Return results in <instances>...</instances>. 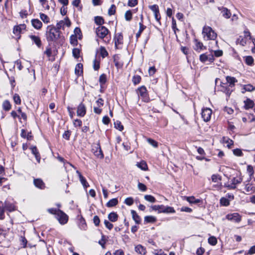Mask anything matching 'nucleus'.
<instances>
[{"label": "nucleus", "instance_id": "22", "mask_svg": "<svg viewBox=\"0 0 255 255\" xmlns=\"http://www.w3.org/2000/svg\"><path fill=\"white\" fill-rule=\"evenodd\" d=\"M34 185L40 189H44L45 186L43 181L40 179H35L34 180Z\"/></svg>", "mask_w": 255, "mask_h": 255}, {"label": "nucleus", "instance_id": "41", "mask_svg": "<svg viewBox=\"0 0 255 255\" xmlns=\"http://www.w3.org/2000/svg\"><path fill=\"white\" fill-rule=\"evenodd\" d=\"M144 199L151 203H155L156 202L155 198L152 195H145L144 197Z\"/></svg>", "mask_w": 255, "mask_h": 255}, {"label": "nucleus", "instance_id": "50", "mask_svg": "<svg viewBox=\"0 0 255 255\" xmlns=\"http://www.w3.org/2000/svg\"><path fill=\"white\" fill-rule=\"evenodd\" d=\"M246 63L248 65H252L254 62V59L251 56H248L245 58Z\"/></svg>", "mask_w": 255, "mask_h": 255}, {"label": "nucleus", "instance_id": "27", "mask_svg": "<svg viewBox=\"0 0 255 255\" xmlns=\"http://www.w3.org/2000/svg\"><path fill=\"white\" fill-rule=\"evenodd\" d=\"M245 190L247 192V194H250L254 193L255 191V187L253 186L252 184L248 183L245 186Z\"/></svg>", "mask_w": 255, "mask_h": 255}, {"label": "nucleus", "instance_id": "13", "mask_svg": "<svg viewBox=\"0 0 255 255\" xmlns=\"http://www.w3.org/2000/svg\"><path fill=\"white\" fill-rule=\"evenodd\" d=\"M221 91L225 93L227 96H230L233 90L230 88V87L227 83L221 82Z\"/></svg>", "mask_w": 255, "mask_h": 255}, {"label": "nucleus", "instance_id": "31", "mask_svg": "<svg viewBox=\"0 0 255 255\" xmlns=\"http://www.w3.org/2000/svg\"><path fill=\"white\" fill-rule=\"evenodd\" d=\"M118 203V199L117 198H113L111 199L108 203H107L106 206L108 207H112L116 206Z\"/></svg>", "mask_w": 255, "mask_h": 255}, {"label": "nucleus", "instance_id": "53", "mask_svg": "<svg viewBox=\"0 0 255 255\" xmlns=\"http://www.w3.org/2000/svg\"><path fill=\"white\" fill-rule=\"evenodd\" d=\"M245 91L251 92L255 90V87L250 84L246 85L244 87Z\"/></svg>", "mask_w": 255, "mask_h": 255}, {"label": "nucleus", "instance_id": "29", "mask_svg": "<svg viewBox=\"0 0 255 255\" xmlns=\"http://www.w3.org/2000/svg\"><path fill=\"white\" fill-rule=\"evenodd\" d=\"M186 200L190 204H198L201 202L200 199H196L194 196L187 197Z\"/></svg>", "mask_w": 255, "mask_h": 255}, {"label": "nucleus", "instance_id": "59", "mask_svg": "<svg viewBox=\"0 0 255 255\" xmlns=\"http://www.w3.org/2000/svg\"><path fill=\"white\" fill-rule=\"evenodd\" d=\"M74 33L75 34H73V35H76L77 36H79L78 38L79 39H80L81 38L82 35H81V30L80 28H79L78 27L75 28V29H74Z\"/></svg>", "mask_w": 255, "mask_h": 255}, {"label": "nucleus", "instance_id": "46", "mask_svg": "<svg viewBox=\"0 0 255 255\" xmlns=\"http://www.w3.org/2000/svg\"><path fill=\"white\" fill-rule=\"evenodd\" d=\"M80 50L78 48H74L72 51L73 56L76 59L80 57Z\"/></svg>", "mask_w": 255, "mask_h": 255}, {"label": "nucleus", "instance_id": "58", "mask_svg": "<svg viewBox=\"0 0 255 255\" xmlns=\"http://www.w3.org/2000/svg\"><path fill=\"white\" fill-rule=\"evenodd\" d=\"M116 12V6L114 4H112L110 8L108 10V14L110 15H113Z\"/></svg>", "mask_w": 255, "mask_h": 255}, {"label": "nucleus", "instance_id": "12", "mask_svg": "<svg viewBox=\"0 0 255 255\" xmlns=\"http://www.w3.org/2000/svg\"><path fill=\"white\" fill-rule=\"evenodd\" d=\"M86 113V109L85 106L81 103L77 108V114L78 116L83 117Z\"/></svg>", "mask_w": 255, "mask_h": 255}, {"label": "nucleus", "instance_id": "14", "mask_svg": "<svg viewBox=\"0 0 255 255\" xmlns=\"http://www.w3.org/2000/svg\"><path fill=\"white\" fill-rule=\"evenodd\" d=\"M29 149L31 150L32 153L35 156L37 161L40 163L41 157L37 147L35 146H31Z\"/></svg>", "mask_w": 255, "mask_h": 255}, {"label": "nucleus", "instance_id": "33", "mask_svg": "<svg viewBox=\"0 0 255 255\" xmlns=\"http://www.w3.org/2000/svg\"><path fill=\"white\" fill-rule=\"evenodd\" d=\"M136 165L138 168L144 171L146 170L148 168L146 163L144 161H142L140 162H137Z\"/></svg>", "mask_w": 255, "mask_h": 255}, {"label": "nucleus", "instance_id": "54", "mask_svg": "<svg viewBox=\"0 0 255 255\" xmlns=\"http://www.w3.org/2000/svg\"><path fill=\"white\" fill-rule=\"evenodd\" d=\"M17 112L19 114H20V118H19V119H22L24 120H26L27 116H26V114H25L24 113L22 112L21 108H20V107L18 108V109L17 110Z\"/></svg>", "mask_w": 255, "mask_h": 255}, {"label": "nucleus", "instance_id": "8", "mask_svg": "<svg viewBox=\"0 0 255 255\" xmlns=\"http://www.w3.org/2000/svg\"><path fill=\"white\" fill-rule=\"evenodd\" d=\"M115 45L117 49L121 48L123 43V36L121 33H117L115 36Z\"/></svg>", "mask_w": 255, "mask_h": 255}, {"label": "nucleus", "instance_id": "25", "mask_svg": "<svg viewBox=\"0 0 255 255\" xmlns=\"http://www.w3.org/2000/svg\"><path fill=\"white\" fill-rule=\"evenodd\" d=\"M118 215L117 213L113 212L108 215V219L112 222H116L118 219Z\"/></svg>", "mask_w": 255, "mask_h": 255}, {"label": "nucleus", "instance_id": "35", "mask_svg": "<svg viewBox=\"0 0 255 255\" xmlns=\"http://www.w3.org/2000/svg\"><path fill=\"white\" fill-rule=\"evenodd\" d=\"M223 142L225 143H227V146L229 148H231V146L234 143L232 139L227 137H223Z\"/></svg>", "mask_w": 255, "mask_h": 255}, {"label": "nucleus", "instance_id": "42", "mask_svg": "<svg viewBox=\"0 0 255 255\" xmlns=\"http://www.w3.org/2000/svg\"><path fill=\"white\" fill-rule=\"evenodd\" d=\"M70 43L73 46H76L78 44L77 37L76 35H72L70 36Z\"/></svg>", "mask_w": 255, "mask_h": 255}, {"label": "nucleus", "instance_id": "52", "mask_svg": "<svg viewBox=\"0 0 255 255\" xmlns=\"http://www.w3.org/2000/svg\"><path fill=\"white\" fill-rule=\"evenodd\" d=\"M119 57L117 56H115L114 57V62L115 63V66L118 68H121L123 66V64L120 63L118 61Z\"/></svg>", "mask_w": 255, "mask_h": 255}, {"label": "nucleus", "instance_id": "16", "mask_svg": "<svg viewBox=\"0 0 255 255\" xmlns=\"http://www.w3.org/2000/svg\"><path fill=\"white\" fill-rule=\"evenodd\" d=\"M76 173H77L79 178V180L81 184L83 185V187L85 188H86L88 186H89L88 183L87 182L86 179L83 176L81 173L78 170L76 171Z\"/></svg>", "mask_w": 255, "mask_h": 255}, {"label": "nucleus", "instance_id": "43", "mask_svg": "<svg viewBox=\"0 0 255 255\" xmlns=\"http://www.w3.org/2000/svg\"><path fill=\"white\" fill-rule=\"evenodd\" d=\"M106 81H107V76H106V75L105 74H102L100 76V78H99V82H100V84L101 86H102V85H104V84H105Z\"/></svg>", "mask_w": 255, "mask_h": 255}, {"label": "nucleus", "instance_id": "34", "mask_svg": "<svg viewBox=\"0 0 255 255\" xmlns=\"http://www.w3.org/2000/svg\"><path fill=\"white\" fill-rule=\"evenodd\" d=\"M4 203L0 201V219L2 220L4 218Z\"/></svg>", "mask_w": 255, "mask_h": 255}, {"label": "nucleus", "instance_id": "55", "mask_svg": "<svg viewBox=\"0 0 255 255\" xmlns=\"http://www.w3.org/2000/svg\"><path fill=\"white\" fill-rule=\"evenodd\" d=\"M141 77L138 75H135L132 78V82L134 85H136L140 82Z\"/></svg>", "mask_w": 255, "mask_h": 255}, {"label": "nucleus", "instance_id": "24", "mask_svg": "<svg viewBox=\"0 0 255 255\" xmlns=\"http://www.w3.org/2000/svg\"><path fill=\"white\" fill-rule=\"evenodd\" d=\"M195 43V48L194 49L196 51L201 50L203 49H205V47L203 46V44L202 42L199 41L198 40L195 39L194 40Z\"/></svg>", "mask_w": 255, "mask_h": 255}, {"label": "nucleus", "instance_id": "11", "mask_svg": "<svg viewBox=\"0 0 255 255\" xmlns=\"http://www.w3.org/2000/svg\"><path fill=\"white\" fill-rule=\"evenodd\" d=\"M148 7L154 13V17L156 20L159 22L161 17L159 13L158 6L157 4H153L149 5Z\"/></svg>", "mask_w": 255, "mask_h": 255}, {"label": "nucleus", "instance_id": "45", "mask_svg": "<svg viewBox=\"0 0 255 255\" xmlns=\"http://www.w3.org/2000/svg\"><path fill=\"white\" fill-rule=\"evenodd\" d=\"M208 243L212 246H215L217 243V240L216 237L211 236L208 239Z\"/></svg>", "mask_w": 255, "mask_h": 255}, {"label": "nucleus", "instance_id": "21", "mask_svg": "<svg viewBox=\"0 0 255 255\" xmlns=\"http://www.w3.org/2000/svg\"><path fill=\"white\" fill-rule=\"evenodd\" d=\"M131 214L132 215V217L133 220L134 221L136 224H139L141 222L140 217L137 215L136 212L134 210L131 211Z\"/></svg>", "mask_w": 255, "mask_h": 255}, {"label": "nucleus", "instance_id": "60", "mask_svg": "<svg viewBox=\"0 0 255 255\" xmlns=\"http://www.w3.org/2000/svg\"><path fill=\"white\" fill-rule=\"evenodd\" d=\"M233 151L234 154L238 156H242L243 154L242 150L239 148L235 149Z\"/></svg>", "mask_w": 255, "mask_h": 255}, {"label": "nucleus", "instance_id": "3", "mask_svg": "<svg viewBox=\"0 0 255 255\" xmlns=\"http://www.w3.org/2000/svg\"><path fill=\"white\" fill-rule=\"evenodd\" d=\"M202 34L205 39L209 40H215L217 34L210 26H205L203 28Z\"/></svg>", "mask_w": 255, "mask_h": 255}, {"label": "nucleus", "instance_id": "44", "mask_svg": "<svg viewBox=\"0 0 255 255\" xmlns=\"http://www.w3.org/2000/svg\"><path fill=\"white\" fill-rule=\"evenodd\" d=\"M132 17V14L131 11L129 10L126 12L125 14V17L127 21H130L131 20Z\"/></svg>", "mask_w": 255, "mask_h": 255}, {"label": "nucleus", "instance_id": "62", "mask_svg": "<svg viewBox=\"0 0 255 255\" xmlns=\"http://www.w3.org/2000/svg\"><path fill=\"white\" fill-rule=\"evenodd\" d=\"M104 224L106 227L110 230L113 228V225L107 220L104 221Z\"/></svg>", "mask_w": 255, "mask_h": 255}, {"label": "nucleus", "instance_id": "61", "mask_svg": "<svg viewBox=\"0 0 255 255\" xmlns=\"http://www.w3.org/2000/svg\"><path fill=\"white\" fill-rule=\"evenodd\" d=\"M65 25V21L61 20L58 22L56 24V27H55L58 30L60 29L61 28H63Z\"/></svg>", "mask_w": 255, "mask_h": 255}, {"label": "nucleus", "instance_id": "15", "mask_svg": "<svg viewBox=\"0 0 255 255\" xmlns=\"http://www.w3.org/2000/svg\"><path fill=\"white\" fill-rule=\"evenodd\" d=\"M134 251L138 254L145 255L146 253V248L141 245H138L134 248Z\"/></svg>", "mask_w": 255, "mask_h": 255}, {"label": "nucleus", "instance_id": "2", "mask_svg": "<svg viewBox=\"0 0 255 255\" xmlns=\"http://www.w3.org/2000/svg\"><path fill=\"white\" fill-rule=\"evenodd\" d=\"M60 31L53 25H49L47 27L46 39L48 42L55 41L60 37Z\"/></svg>", "mask_w": 255, "mask_h": 255}, {"label": "nucleus", "instance_id": "48", "mask_svg": "<svg viewBox=\"0 0 255 255\" xmlns=\"http://www.w3.org/2000/svg\"><path fill=\"white\" fill-rule=\"evenodd\" d=\"M100 54L103 58H105L108 55V53L105 47H100Z\"/></svg>", "mask_w": 255, "mask_h": 255}, {"label": "nucleus", "instance_id": "51", "mask_svg": "<svg viewBox=\"0 0 255 255\" xmlns=\"http://www.w3.org/2000/svg\"><path fill=\"white\" fill-rule=\"evenodd\" d=\"M14 103L16 104L20 105L21 104V99L17 94H15L13 97Z\"/></svg>", "mask_w": 255, "mask_h": 255}, {"label": "nucleus", "instance_id": "26", "mask_svg": "<svg viewBox=\"0 0 255 255\" xmlns=\"http://www.w3.org/2000/svg\"><path fill=\"white\" fill-rule=\"evenodd\" d=\"M75 73L78 75H81L83 73V64L81 63H78L75 68Z\"/></svg>", "mask_w": 255, "mask_h": 255}, {"label": "nucleus", "instance_id": "40", "mask_svg": "<svg viewBox=\"0 0 255 255\" xmlns=\"http://www.w3.org/2000/svg\"><path fill=\"white\" fill-rule=\"evenodd\" d=\"M95 22L99 26H102V25L104 23V20L102 17L97 16L95 17Z\"/></svg>", "mask_w": 255, "mask_h": 255}, {"label": "nucleus", "instance_id": "56", "mask_svg": "<svg viewBox=\"0 0 255 255\" xmlns=\"http://www.w3.org/2000/svg\"><path fill=\"white\" fill-rule=\"evenodd\" d=\"M147 141L150 145L153 146L154 147H158V142L154 140V139L149 138H147Z\"/></svg>", "mask_w": 255, "mask_h": 255}, {"label": "nucleus", "instance_id": "9", "mask_svg": "<svg viewBox=\"0 0 255 255\" xmlns=\"http://www.w3.org/2000/svg\"><path fill=\"white\" fill-rule=\"evenodd\" d=\"M92 151L94 155L100 159H102L104 157V154L101 148L100 144H97L95 146H93Z\"/></svg>", "mask_w": 255, "mask_h": 255}, {"label": "nucleus", "instance_id": "10", "mask_svg": "<svg viewBox=\"0 0 255 255\" xmlns=\"http://www.w3.org/2000/svg\"><path fill=\"white\" fill-rule=\"evenodd\" d=\"M202 117L205 122H208L210 119L212 115V110L210 108H204L202 109Z\"/></svg>", "mask_w": 255, "mask_h": 255}, {"label": "nucleus", "instance_id": "7", "mask_svg": "<svg viewBox=\"0 0 255 255\" xmlns=\"http://www.w3.org/2000/svg\"><path fill=\"white\" fill-rule=\"evenodd\" d=\"M226 218L229 221L238 223L241 221L242 216L238 213H234L227 214Z\"/></svg>", "mask_w": 255, "mask_h": 255}, {"label": "nucleus", "instance_id": "39", "mask_svg": "<svg viewBox=\"0 0 255 255\" xmlns=\"http://www.w3.org/2000/svg\"><path fill=\"white\" fill-rule=\"evenodd\" d=\"M220 203L222 206H228L230 205V201L228 199L222 197L220 200Z\"/></svg>", "mask_w": 255, "mask_h": 255}, {"label": "nucleus", "instance_id": "37", "mask_svg": "<svg viewBox=\"0 0 255 255\" xmlns=\"http://www.w3.org/2000/svg\"><path fill=\"white\" fill-rule=\"evenodd\" d=\"M11 105L8 100H5L2 104V108L5 111H8L11 109Z\"/></svg>", "mask_w": 255, "mask_h": 255}, {"label": "nucleus", "instance_id": "57", "mask_svg": "<svg viewBox=\"0 0 255 255\" xmlns=\"http://www.w3.org/2000/svg\"><path fill=\"white\" fill-rule=\"evenodd\" d=\"M124 203L128 206H131L133 204V199L132 197L127 198Z\"/></svg>", "mask_w": 255, "mask_h": 255}, {"label": "nucleus", "instance_id": "5", "mask_svg": "<svg viewBox=\"0 0 255 255\" xmlns=\"http://www.w3.org/2000/svg\"><path fill=\"white\" fill-rule=\"evenodd\" d=\"M137 93L139 98H141L142 101L144 102H148L149 98L145 87L141 86L138 88Z\"/></svg>", "mask_w": 255, "mask_h": 255}, {"label": "nucleus", "instance_id": "30", "mask_svg": "<svg viewBox=\"0 0 255 255\" xmlns=\"http://www.w3.org/2000/svg\"><path fill=\"white\" fill-rule=\"evenodd\" d=\"M242 181V179L241 178H236L235 177H234L231 180V182H232L231 187L233 189L236 188V185L238 184L241 183Z\"/></svg>", "mask_w": 255, "mask_h": 255}, {"label": "nucleus", "instance_id": "49", "mask_svg": "<svg viewBox=\"0 0 255 255\" xmlns=\"http://www.w3.org/2000/svg\"><path fill=\"white\" fill-rule=\"evenodd\" d=\"M40 17L41 20L45 23H48L49 22V18L48 16L44 13H40Z\"/></svg>", "mask_w": 255, "mask_h": 255}, {"label": "nucleus", "instance_id": "19", "mask_svg": "<svg viewBox=\"0 0 255 255\" xmlns=\"http://www.w3.org/2000/svg\"><path fill=\"white\" fill-rule=\"evenodd\" d=\"M29 37L32 40V41L38 47H40L41 46V41L39 36L30 35H29Z\"/></svg>", "mask_w": 255, "mask_h": 255}, {"label": "nucleus", "instance_id": "20", "mask_svg": "<svg viewBox=\"0 0 255 255\" xmlns=\"http://www.w3.org/2000/svg\"><path fill=\"white\" fill-rule=\"evenodd\" d=\"M32 26L36 29H39L41 28L42 23L40 20L38 19H33L31 20Z\"/></svg>", "mask_w": 255, "mask_h": 255}, {"label": "nucleus", "instance_id": "1", "mask_svg": "<svg viewBox=\"0 0 255 255\" xmlns=\"http://www.w3.org/2000/svg\"><path fill=\"white\" fill-rule=\"evenodd\" d=\"M47 211L49 213L55 215L56 219L60 224L64 225L68 222V216L61 210L50 208Z\"/></svg>", "mask_w": 255, "mask_h": 255}, {"label": "nucleus", "instance_id": "36", "mask_svg": "<svg viewBox=\"0 0 255 255\" xmlns=\"http://www.w3.org/2000/svg\"><path fill=\"white\" fill-rule=\"evenodd\" d=\"M139 28L138 31L136 34V37L138 38L141 35L143 30L146 28V26L142 23V21H140L139 23Z\"/></svg>", "mask_w": 255, "mask_h": 255}, {"label": "nucleus", "instance_id": "38", "mask_svg": "<svg viewBox=\"0 0 255 255\" xmlns=\"http://www.w3.org/2000/svg\"><path fill=\"white\" fill-rule=\"evenodd\" d=\"M156 221V218L152 216H147L144 217V222L147 223H154Z\"/></svg>", "mask_w": 255, "mask_h": 255}, {"label": "nucleus", "instance_id": "23", "mask_svg": "<svg viewBox=\"0 0 255 255\" xmlns=\"http://www.w3.org/2000/svg\"><path fill=\"white\" fill-rule=\"evenodd\" d=\"M4 208H5L9 212H12L15 210V207L12 203H10L5 201L4 203Z\"/></svg>", "mask_w": 255, "mask_h": 255}, {"label": "nucleus", "instance_id": "18", "mask_svg": "<svg viewBox=\"0 0 255 255\" xmlns=\"http://www.w3.org/2000/svg\"><path fill=\"white\" fill-rule=\"evenodd\" d=\"M226 81L227 84H229V86L230 88H233L235 86V84L238 81L235 77L231 76H227Z\"/></svg>", "mask_w": 255, "mask_h": 255}, {"label": "nucleus", "instance_id": "47", "mask_svg": "<svg viewBox=\"0 0 255 255\" xmlns=\"http://www.w3.org/2000/svg\"><path fill=\"white\" fill-rule=\"evenodd\" d=\"M115 128L118 129H119L120 131H122L124 129V127L123 125H122L121 122L119 121H117L114 123Z\"/></svg>", "mask_w": 255, "mask_h": 255}, {"label": "nucleus", "instance_id": "4", "mask_svg": "<svg viewBox=\"0 0 255 255\" xmlns=\"http://www.w3.org/2000/svg\"><path fill=\"white\" fill-rule=\"evenodd\" d=\"M152 210L157 211L158 213H174L175 211L172 207L168 206L161 205H153L151 206Z\"/></svg>", "mask_w": 255, "mask_h": 255}, {"label": "nucleus", "instance_id": "6", "mask_svg": "<svg viewBox=\"0 0 255 255\" xmlns=\"http://www.w3.org/2000/svg\"><path fill=\"white\" fill-rule=\"evenodd\" d=\"M97 36L100 38L105 37L109 32V30L104 26H99L96 30Z\"/></svg>", "mask_w": 255, "mask_h": 255}, {"label": "nucleus", "instance_id": "17", "mask_svg": "<svg viewBox=\"0 0 255 255\" xmlns=\"http://www.w3.org/2000/svg\"><path fill=\"white\" fill-rule=\"evenodd\" d=\"M219 10H221L223 16L226 18H229L231 16V13L228 8L226 7L219 8Z\"/></svg>", "mask_w": 255, "mask_h": 255}, {"label": "nucleus", "instance_id": "32", "mask_svg": "<svg viewBox=\"0 0 255 255\" xmlns=\"http://www.w3.org/2000/svg\"><path fill=\"white\" fill-rule=\"evenodd\" d=\"M24 24L14 26L13 30V33L16 35H18L20 34L22 28H24Z\"/></svg>", "mask_w": 255, "mask_h": 255}, {"label": "nucleus", "instance_id": "63", "mask_svg": "<svg viewBox=\"0 0 255 255\" xmlns=\"http://www.w3.org/2000/svg\"><path fill=\"white\" fill-rule=\"evenodd\" d=\"M138 188L141 191H145L147 189L146 186L143 183L139 182L138 183Z\"/></svg>", "mask_w": 255, "mask_h": 255}, {"label": "nucleus", "instance_id": "28", "mask_svg": "<svg viewBox=\"0 0 255 255\" xmlns=\"http://www.w3.org/2000/svg\"><path fill=\"white\" fill-rule=\"evenodd\" d=\"M245 103V108L246 109H249L250 108H252L254 106V102L253 101L251 100L250 99H247L244 102Z\"/></svg>", "mask_w": 255, "mask_h": 255}, {"label": "nucleus", "instance_id": "64", "mask_svg": "<svg viewBox=\"0 0 255 255\" xmlns=\"http://www.w3.org/2000/svg\"><path fill=\"white\" fill-rule=\"evenodd\" d=\"M200 60L202 62H205L208 61V55L202 54L200 56Z\"/></svg>", "mask_w": 255, "mask_h": 255}]
</instances>
